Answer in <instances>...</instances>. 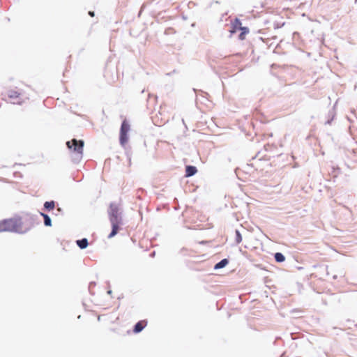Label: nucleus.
<instances>
[{"label":"nucleus","mask_w":357,"mask_h":357,"mask_svg":"<svg viewBox=\"0 0 357 357\" xmlns=\"http://www.w3.org/2000/svg\"><path fill=\"white\" fill-rule=\"evenodd\" d=\"M33 226V219L29 216L5 219L0 221V232H16L24 234Z\"/></svg>","instance_id":"f257e3e1"},{"label":"nucleus","mask_w":357,"mask_h":357,"mask_svg":"<svg viewBox=\"0 0 357 357\" xmlns=\"http://www.w3.org/2000/svg\"><path fill=\"white\" fill-rule=\"evenodd\" d=\"M84 142L73 139L66 142L67 147L76 155L77 158H81L83 155Z\"/></svg>","instance_id":"f03ea898"},{"label":"nucleus","mask_w":357,"mask_h":357,"mask_svg":"<svg viewBox=\"0 0 357 357\" xmlns=\"http://www.w3.org/2000/svg\"><path fill=\"white\" fill-rule=\"evenodd\" d=\"M130 129V126L128 121L126 119L123 120L121 126L119 137L120 144L122 146L126 145L128 141V133Z\"/></svg>","instance_id":"7ed1b4c3"},{"label":"nucleus","mask_w":357,"mask_h":357,"mask_svg":"<svg viewBox=\"0 0 357 357\" xmlns=\"http://www.w3.org/2000/svg\"><path fill=\"white\" fill-rule=\"evenodd\" d=\"M109 221L122 220L121 217L119 215V206L112 203L109 205V209L108 211Z\"/></svg>","instance_id":"20e7f679"},{"label":"nucleus","mask_w":357,"mask_h":357,"mask_svg":"<svg viewBox=\"0 0 357 357\" xmlns=\"http://www.w3.org/2000/svg\"><path fill=\"white\" fill-rule=\"evenodd\" d=\"M110 222L112 227V230L108 236V238H109L114 237L118 233L120 229V225L122 223V220L110 221Z\"/></svg>","instance_id":"39448f33"},{"label":"nucleus","mask_w":357,"mask_h":357,"mask_svg":"<svg viewBox=\"0 0 357 357\" xmlns=\"http://www.w3.org/2000/svg\"><path fill=\"white\" fill-rule=\"evenodd\" d=\"M146 320H141L138 321L134 326L133 332L135 333H138L141 332L146 326H147Z\"/></svg>","instance_id":"423d86ee"},{"label":"nucleus","mask_w":357,"mask_h":357,"mask_svg":"<svg viewBox=\"0 0 357 357\" xmlns=\"http://www.w3.org/2000/svg\"><path fill=\"white\" fill-rule=\"evenodd\" d=\"M197 169L195 167L188 165L185 168V176L186 177L192 176L195 175L197 173Z\"/></svg>","instance_id":"0eeeda50"},{"label":"nucleus","mask_w":357,"mask_h":357,"mask_svg":"<svg viewBox=\"0 0 357 357\" xmlns=\"http://www.w3.org/2000/svg\"><path fill=\"white\" fill-rule=\"evenodd\" d=\"M77 244L81 249H84L88 246L89 243L86 238H82L81 240H77Z\"/></svg>","instance_id":"6e6552de"},{"label":"nucleus","mask_w":357,"mask_h":357,"mask_svg":"<svg viewBox=\"0 0 357 357\" xmlns=\"http://www.w3.org/2000/svg\"><path fill=\"white\" fill-rule=\"evenodd\" d=\"M229 263V261L227 259H224L222 260H221L220 262H218V264H216L215 265V269H219V268H222L223 267H225L226 265H227Z\"/></svg>","instance_id":"1a4fd4ad"},{"label":"nucleus","mask_w":357,"mask_h":357,"mask_svg":"<svg viewBox=\"0 0 357 357\" xmlns=\"http://www.w3.org/2000/svg\"><path fill=\"white\" fill-rule=\"evenodd\" d=\"M240 29L242 31V32L239 35V39L244 40L245 35L249 32V30L247 27H240Z\"/></svg>","instance_id":"9d476101"},{"label":"nucleus","mask_w":357,"mask_h":357,"mask_svg":"<svg viewBox=\"0 0 357 357\" xmlns=\"http://www.w3.org/2000/svg\"><path fill=\"white\" fill-rule=\"evenodd\" d=\"M44 207L49 211L53 210L55 207V203L54 201L46 202L44 204Z\"/></svg>","instance_id":"9b49d317"},{"label":"nucleus","mask_w":357,"mask_h":357,"mask_svg":"<svg viewBox=\"0 0 357 357\" xmlns=\"http://www.w3.org/2000/svg\"><path fill=\"white\" fill-rule=\"evenodd\" d=\"M40 214H41V215L44 218V224H45V226H51L52 225V222H51L50 218L47 214H45V213H41Z\"/></svg>","instance_id":"f8f14e48"},{"label":"nucleus","mask_w":357,"mask_h":357,"mask_svg":"<svg viewBox=\"0 0 357 357\" xmlns=\"http://www.w3.org/2000/svg\"><path fill=\"white\" fill-rule=\"evenodd\" d=\"M275 259L277 262H282L285 260V257L282 253L277 252L275 254Z\"/></svg>","instance_id":"ddd939ff"},{"label":"nucleus","mask_w":357,"mask_h":357,"mask_svg":"<svg viewBox=\"0 0 357 357\" xmlns=\"http://www.w3.org/2000/svg\"><path fill=\"white\" fill-rule=\"evenodd\" d=\"M8 96L10 98H16L20 96V93L15 91H10L8 93Z\"/></svg>","instance_id":"4468645a"},{"label":"nucleus","mask_w":357,"mask_h":357,"mask_svg":"<svg viewBox=\"0 0 357 357\" xmlns=\"http://www.w3.org/2000/svg\"><path fill=\"white\" fill-rule=\"evenodd\" d=\"M242 241V236L241 233L236 230V242L237 243H240Z\"/></svg>","instance_id":"2eb2a0df"},{"label":"nucleus","mask_w":357,"mask_h":357,"mask_svg":"<svg viewBox=\"0 0 357 357\" xmlns=\"http://www.w3.org/2000/svg\"><path fill=\"white\" fill-rule=\"evenodd\" d=\"M240 27H242L241 22L238 19H236L234 22V29H236L237 28L240 29Z\"/></svg>","instance_id":"dca6fc26"},{"label":"nucleus","mask_w":357,"mask_h":357,"mask_svg":"<svg viewBox=\"0 0 357 357\" xmlns=\"http://www.w3.org/2000/svg\"><path fill=\"white\" fill-rule=\"evenodd\" d=\"M168 120H169L168 118H166V119H161V121L160 122L156 121L155 124H158V126H160V125H162V124H165V123H167L168 121Z\"/></svg>","instance_id":"f3484780"},{"label":"nucleus","mask_w":357,"mask_h":357,"mask_svg":"<svg viewBox=\"0 0 357 357\" xmlns=\"http://www.w3.org/2000/svg\"><path fill=\"white\" fill-rule=\"evenodd\" d=\"M89 15L91 16V17H94L95 14H94V12L93 11H89Z\"/></svg>","instance_id":"a211bd4d"},{"label":"nucleus","mask_w":357,"mask_h":357,"mask_svg":"<svg viewBox=\"0 0 357 357\" xmlns=\"http://www.w3.org/2000/svg\"><path fill=\"white\" fill-rule=\"evenodd\" d=\"M162 112H163V111H162V109H161V110L159 112V114H160V115H162Z\"/></svg>","instance_id":"6ab92c4d"},{"label":"nucleus","mask_w":357,"mask_h":357,"mask_svg":"<svg viewBox=\"0 0 357 357\" xmlns=\"http://www.w3.org/2000/svg\"><path fill=\"white\" fill-rule=\"evenodd\" d=\"M0 181H3V182H6V180H5V179H3V178H0Z\"/></svg>","instance_id":"aec40b11"}]
</instances>
